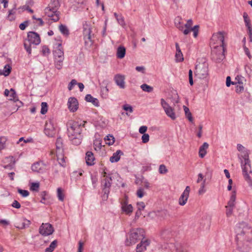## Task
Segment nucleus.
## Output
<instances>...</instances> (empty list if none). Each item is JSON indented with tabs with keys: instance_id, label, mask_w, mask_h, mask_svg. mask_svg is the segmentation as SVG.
<instances>
[{
	"instance_id": "1",
	"label": "nucleus",
	"mask_w": 252,
	"mask_h": 252,
	"mask_svg": "<svg viewBox=\"0 0 252 252\" xmlns=\"http://www.w3.org/2000/svg\"><path fill=\"white\" fill-rule=\"evenodd\" d=\"M236 241L238 249L242 252H249L252 246V227L242 221L235 228Z\"/></svg>"
},
{
	"instance_id": "2",
	"label": "nucleus",
	"mask_w": 252,
	"mask_h": 252,
	"mask_svg": "<svg viewBox=\"0 0 252 252\" xmlns=\"http://www.w3.org/2000/svg\"><path fill=\"white\" fill-rule=\"evenodd\" d=\"M145 231L141 228L130 229L125 240V245L130 246L136 244L139 240L144 238Z\"/></svg>"
},
{
	"instance_id": "3",
	"label": "nucleus",
	"mask_w": 252,
	"mask_h": 252,
	"mask_svg": "<svg viewBox=\"0 0 252 252\" xmlns=\"http://www.w3.org/2000/svg\"><path fill=\"white\" fill-rule=\"evenodd\" d=\"M62 0H51L48 7L45 9V13L54 22L58 21L60 18V12L58 11L61 6Z\"/></svg>"
},
{
	"instance_id": "4",
	"label": "nucleus",
	"mask_w": 252,
	"mask_h": 252,
	"mask_svg": "<svg viewBox=\"0 0 252 252\" xmlns=\"http://www.w3.org/2000/svg\"><path fill=\"white\" fill-rule=\"evenodd\" d=\"M92 32L91 25L86 22L83 24V37L85 46L88 47H90L93 44L92 37L94 34H92Z\"/></svg>"
},
{
	"instance_id": "5",
	"label": "nucleus",
	"mask_w": 252,
	"mask_h": 252,
	"mask_svg": "<svg viewBox=\"0 0 252 252\" xmlns=\"http://www.w3.org/2000/svg\"><path fill=\"white\" fill-rule=\"evenodd\" d=\"M104 179L102 180V190L104 192V196L106 195L107 198L110 192V189L112 184V174H108L106 172H103Z\"/></svg>"
},
{
	"instance_id": "6",
	"label": "nucleus",
	"mask_w": 252,
	"mask_h": 252,
	"mask_svg": "<svg viewBox=\"0 0 252 252\" xmlns=\"http://www.w3.org/2000/svg\"><path fill=\"white\" fill-rule=\"evenodd\" d=\"M244 164L242 162V167L243 174L245 180L248 182L250 186H252V180L249 175V172H252L250 161L248 158V156L245 155L244 157Z\"/></svg>"
},
{
	"instance_id": "7",
	"label": "nucleus",
	"mask_w": 252,
	"mask_h": 252,
	"mask_svg": "<svg viewBox=\"0 0 252 252\" xmlns=\"http://www.w3.org/2000/svg\"><path fill=\"white\" fill-rule=\"evenodd\" d=\"M195 76L199 79L206 78L208 75V64L206 63H199L195 67Z\"/></svg>"
},
{
	"instance_id": "8",
	"label": "nucleus",
	"mask_w": 252,
	"mask_h": 252,
	"mask_svg": "<svg viewBox=\"0 0 252 252\" xmlns=\"http://www.w3.org/2000/svg\"><path fill=\"white\" fill-rule=\"evenodd\" d=\"M225 48L224 46H216L212 51V58L216 62L220 63L225 58L224 52Z\"/></svg>"
},
{
	"instance_id": "9",
	"label": "nucleus",
	"mask_w": 252,
	"mask_h": 252,
	"mask_svg": "<svg viewBox=\"0 0 252 252\" xmlns=\"http://www.w3.org/2000/svg\"><path fill=\"white\" fill-rule=\"evenodd\" d=\"M161 105L164 109L166 114L172 120H175L176 118L174 109L166 102L163 98H161Z\"/></svg>"
},
{
	"instance_id": "10",
	"label": "nucleus",
	"mask_w": 252,
	"mask_h": 252,
	"mask_svg": "<svg viewBox=\"0 0 252 252\" xmlns=\"http://www.w3.org/2000/svg\"><path fill=\"white\" fill-rule=\"evenodd\" d=\"M54 231L53 226L49 223H43L39 228V232L42 236H48Z\"/></svg>"
},
{
	"instance_id": "11",
	"label": "nucleus",
	"mask_w": 252,
	"mask_h": 252,
	"mask_svg": "<svg viewBox=\"0 0 252 252\" xmlns=\"http://www.w3.org/2000/svg\"><path fill=\"white\" fill-rule=\"evenodd\" d=\"M128 197L125 196V199L121 202V208L123 212L126 215H130L133 211V207L131 204H128Z\"/></svg>"
},
{
	"instance_id": "12",
	"label": "nucleus",
	"mask_w": 252,
	"mask_h": 252,
	"mask_svg": "<svg viewBox=\"0 0 252 252\" xmlns=\"http://www.w3.org/2000/svg\"><path fill=\"white\" fill-rule=\"evenodd\" d=\"M224 32H219L217 33L213 34L212 37V41L214 42V44H217L218 46H224Z\"/></svg>"
},
{
	"instance_id": "13",
	"label": "nucleus",
	"mask_w": 252,
	"mask_h": 252,
	"mask_svg": "<svg viewBox=\"0 0 252 252\" xmlns=\"http://www.w3.org/2000/svg\"><path fill=\"white\" fill-rule=\"evenodd\" d=\"M26 41L34 45H38L40 43V39L39 34L33 32H28V39Z\"/></svg>"
},
{
	"instance_id": "14",
	"label": "nucleus",
	"mask_w": 252,
	"mask_h": 252,
	"mask_svg": "<svg viewBox=\"0 0 252 252\" xmlns=\"http://www.w3.org/2000/svg\"><path fill=\"white\" fill-rule=\"evenodd\" d=\"M151 241L148 239L142 238L140 243L137 245L136 252H142L147 250V247L150 244Z\"/></svg>"
},
{
	"instance_id": "15",
	"label": "nucleus",
	"mask_w": 252,
	"mask_h": 252,
	"mask_svg": "<svg viewBox=\"0 0 252 252\" xmlns=\"http://www.w3.org/2000/svg\"><path fill=\"white\" fill-rule=\"evenodd\" d=\"M67 130L68 136L70 138L80 136L82 131L81 127H68Z\"/></svg>"
},
{
	"instance_id": "16",
	"label": "nucleus",
	"mask_w": 252,
	"mask_h": 252,
	"mask_svg": "<svg viewBox=\"0 0 252 252\" xmlns=\"http://www.w3.org/2000/svg\"><path fill=\"white\" fill-rule=\"evenodd\" d=\"M190 191V188L189 186H187L184 192L181 195L179 199V204L181 206H184L187 203L188 199L189 196Z\"/></svg>"
},
{
	"instance_id": "17",
	"label": "nucleus",
	"mask_w": 252,
	"mask_h": 252,
	"mask_svg": "<svg viewBox=\"0 0 252 252\" xmlns=\"http://www.w3.org/2000/svg\"><path fill=\"white\" fill-rule=\"evenodd\" d=\"M67 105L68 109L71 112H75L78 108L77 99L74 97H70L68 99Z\"/></svg>"
},
{
	"instance_id": "18",
	"label": "nucleus",
	"mask_w": 252,
	"mask_h": 252,
	"mask_svg": "<svg viewBox=\"0 0 252 252\" xmlns=\"http://www.w3.org/2000/svg\"><path fill=\"white\" fill-rule=\"evenodd\" d=\"M114 80L117 86L121 89H125V77L124 75L117 74L115 75Z\"/></svg>"
},
{
	"instance_id": "19",
	"label": "nucleus",
	"mask_w": 252,
	"mask_h": 252,
	"mask_svg": "<svg viewBox=\"0 0 252 252\" xmlns=\"http://www.w3.org/2000/svg\"><path fill=\"white\" fill-rule=\"evenodd\" d=\"M56 48L53 51V54L55 59L61 58L64 59V53L63 48L62 47L61 43H58L56 44Z\"/></svg>"
},
{
	"instance_id": "20",
	"label": "nucleus",
	"mask_w": 252,
	"mask_h": 252,
	"mask_svg": "<svg viewBox=\"0 0 252 252\" xmlns=\"http://www.w3.org/2000/svg\"><path fill=\"white\" fill-rule=\"evenodd\" d=\"M31 168L33 172L43 173L44 170V166L42 163L36 162L32 165Z\"/></svg>"
},
{
	"instance_id": "21",
	"label": "nucleus",
	"mask_w": 252,
	"mask_h": 252,
	"mask_svg": "<svg viewBox=\"0 0 252 252\" xmlns=\"http://www.w3.org/2000/svg\"><path fill=\"white\" fill-rule=\"evenodd\" d=\"M31 223L30 220L26 219H22L17 223V225L16 227L19 229H23L28 227Z\"/></svg>"
},
{
	"instance_id": "22",
	"label": "nucleus",
	"mask_w": 252,
	"mask_h": 252,
	"mask_svg": "<svg viewBox=\"0 0 252 252\" xmlns=\"http://www.w3.org/2000/svg\"><path fill=\"white\" fill-rule=\"evenodd\" d=\"M86 162L88 165H93L94 164V157L93 153L91 151H88L86 154Z\"/></svg>"
},
{
	"instance_id": "23",
	"label": "nucleus",
	"mask_w": 252,
	"mask_h": 252,
	"mask_svg": "<svg viewBox=\"0 0 252 252\" xmlns=\"http://www.w3.org/2000/svg\"><path fill=\"white\" fill-rule=\"evenodd\" d=\"M123 152L120 150H118L116 152L113 154L112 156L110 158V161L112 163L117 162H118L120 159L121 155H123Z\"/></svg>"
},
{
	"instance_id": "24",
	"label": "nucleus",
	"mask_w": 252,
	"mask_h": 252,
	"mask_svg": "<svg viewBox=\"0 0 252 252\" xmlns=\"http://www.w3.org/2000/svg\"><path fill=\"white\" fill-rule=\"evenodd\" d=\"M175 47L176 49L175 59L177 62H182L184 60L183 55L180 48L179 44L178 43H175Z\"/></svg>"
},
{
	"instance_id": "25",
	"label": "nucleus",
	"mask_w": 252,
	"mask_h": 252,
	"mask_svg": "<svg viewBox=\"0 0 252 252\" xmlns=\"http://www.w3.org/2000/svg\"><path fill=\"white\" fill-rule=\"evenodd\" d=\"M209 147V144L207 142H204L203 145L199 148V156L201 158H203L206 155L207 152L206 150Z\"/></svg>"
},
{
	"instance_id": "26",
	"label": "nucleus",
	"mask_w": 252,
	"mask_h": 252,
	"mask_svg": "<svg viewBox=\"0 0 252 252\" xmlns=\"http://www.w3.org/2000/svg\"><path fill=\"white\" fill-rule=\"evenodd\" d=\"M56 153L63 152V140L61 137H58L57 139L56 143Z\"/></svg>"
},
{
	"instance_id": "27",
	"label": "nucleus",
	"mask_w": 252,
	"mask_h": 252,
	"mask_svg": "<svg viewBox=\"0 0 252 252\" xmlns=\"http://www.w3.org/2000/svg\"><path fill=\"white\" fill-rule=\"evenodd\" d=\"M85 100L87 102L92 103L95 106H99V101L98 100L93 97L91 94H88L85 96Z\"/></svg>"
},
{
	"instance_id": "28",
	"label": "nucleus",
	"mask_w": 252,
	"mask_h": 252,
	"mask_svg": "<svg viewBox=\"0 0 252 252\" xmlns=\"http://www.w3.org/2000/svg\"><path fill=\"white\" fill-rule=\"evenodd\" d=\"M126 48L123 46H120L118 47L117 50V57L119 59H123L125 57L126 55Z\"/></svg>"
},
{
	"instance_id": "29",
	"label": "nucleus",
	"mask_w": 252,
	"mask_h": 252,
	"mask_svg": "<svg viewBox=\"0 0 252 252\" xmlns=\"http://www.w3.org/2000/svg\"><path fill=\"white\" fill-rule=\"evenodd\" d=\"M57 160L61 166L65 167L66 164L65 162L63 152L56 153Z\"/></svg>"
},
{
	"instance_id": "30",
	"label": "nucleus",
	"mask_w": 252,
	"mask_h": 252,
	"mask_svg": "<svg viewBox=\"0 0 252 252\" xmlns=\"http://www.w3.org/2000/svg\"><path fill=\"white\" fill-rule=\"evenodd\" d=\"M86 121H82L80 119H77L76 121L71 120L68 123L69 126H84Z\"/></svg>"
},
{
	"instance_id": "31",
	"label": "nucleus",
	"mask_w": 252,
	"mask_h": 252,
	"mask_svg": "<svg viewBox=\"0 0 252 252\" xmlns=\"http://www.w3.org/2000/svg\"><path fill=\"white\" fill-rule=\"evenodd\" d=\"M176 248L173 243L167 244L164 246L162 252H176Z\"/></svg>"
},
{
	"instance_id": "32",
	"label": "nucleus",
	"mask_w": 252,
	"mask_h": 252,
	"mask_svg": "<svg viewBox=\"0 0 252 252\" xmlns=\"http://www.w3.org/2000/svg\"><path fill=\"white\" fill-rule=\"evenodd\" d=\"M44 131L45 134L49 137H53L56 134V129L54 127H45Z\"/></svg>"
},
{
	"instance_id": "33",
	"label": "nucleus",
	"mask_w": 252,
	"mask_h": 252,
	"mask_svg": "<svg viewBox=\"0 0 252 252\" xmlns=\"http://www.w3.org/2000/svg\"><path fill=\"white\" fill-rule=\"evenodd\" d=\"M169 99L173 103L174 105L180 102V97L178 94L176 92H172Z\"/></svg>"
},
{
	"instance_id": "34",
	"label": "nucleus",
	"mask_w": 252,
	"mask_h": 252,
	"mask_svg": "<svg viewBox=\"0 0 252 252\" xmlns=\"http://www.w3.org/2000/svg\"><path fill=\"white\" fill-rule=\"evenodd\" d=\"M183 108L186 117L188 118L189 122H192L193 118L192 117L191 113H190L189 108L185 105L183 106Z\"/></svg>"
},
{
	"instance_id": "35",
	"label": "nucleus",
	"mask_w": 252,
	"mask_h": 252,
	"mask_svg": "<svg viewBox=\"0 0 252 252\" xmlns=\"http://www.w3.org/2000/svg\"><path fill=\"white\" fill-rule=\"evenodd\" d=\"M57 240H55L50 245L49 247L47 248L45 252H52L57 246Z\"/></svg>"
},
{
	"instance_id": "36",
	"label": "nucleus",
	"mask_w": 252,
	"mask_h": 252,
	"mask_svg": "<svg viewBox=\"0 0 252 252\" xmlns=\"http://www.w3.org/2000/svg\"><path fill=\"white\" fill-rule=\"evenodd\" d=\"M106 144L108 145H112L115 142V138L112 135L109 134L105 138Z\"/></svg>"
},
{
	"instance_id": "37",
	"label": "nucleus",
	"mask_w": 252,
	"mask_h": 252,
	"mask_svg": "<svg viewBox=\"0 0 252 252\" xmlns=\"http://www.w3.org/2000/svg\"><path fill=\"white\" fill-rule=\"evenodd\" d=\"M8 97H9V99L10 100H13L14 101L18 100L16 92L12 88H11L10 89V92Z\"/></svg>"
},
{
	"instance_id": "38",
	"label": "nucleus",
	"mask_w": 252,
	"mask_h": 252,
	"mask_svg": "<svg viewBox=\"0 0 252 252\" xmlns=\"http://www.w3.org/2000/svg\"><path fill=\"white\" fill-rule=\"evenodd\" d=\"M64 59L57 58L55 59V65L58 69H61L62 68L63 62Z\"/></svg>"
},
{
	"instance_id": "39",
	"label": "nucleus",
	"mask_w": 252,
	"mask_h": 252,
	"mask_svg": "<svg viewBox=\"0 0 252 252\" xmlns=\"http://www.w3.org/2000/svg\"><path fill=\"white\" fill-rule=\"evenodd\" d=\"M243 17L244 19L245 23L246 24V27H248L249 31H250V33L252 32V28L251 27V25L250 24V20L248 19V15L246 13H244L243 15Z\"/></svg>"
},
{
	"instance_id": "40",
	"label": "nucleus",
	"mask_w": 252,
	"mask_h": 252,
	"mask_svg": "<svg viewBox=\"0 0 252 252\" xmlns=\"http://www.w3.org/2000/svg\"><path fill=\"white\" fill-rule=\"evenodd\" d=\"M57 196L60 201H63L64 200V195L61 188L57 189Z\"/></svg>"
},
{
	"instance_id": "41",
	"label": "nucleus",
	"mask_w": 252,
	"mask_h": 252,
	"mask_svg": "<svg viewBox=\"0 0 252 252\" xmlns=\"http://www.w3.org/2000/svg\"><path fill=\"white\" fill-rule=\"evenodd\" d=\"M59 30H60V32H61V33H63V34L65 35H68V34H69L68 30L67 28L66 27V26H65V25L61 24L59 26Z\"/></svg>"
},
{
	"instance_id": "42",
	"label": "nucleus",
	"mask_w": 252,
	"mask_h": 252,
	"mask_svg": "<svg viewBox=\"0 0 252 252\" xmlns=\"http://www.w3.org/2000/svg\"><path fill=\"white\" fill-rule=\"evenodd\" d=\"M140 87L143 91L146 92L150 93L153 91V88L146 84H142Z\"/></svg>"
},
{
	"instance_id": "43",
	"label": "nucleus",
	"mask_w": 252,
	"mask_h": 252,
	"mask_svg": "<svg viewBox=\"0 0 252 252\" xmlns=\"http://www.w3.org/2000/svg\"><path fill=\"white\" fill-rule=\"evenodd\" d=\"M41 111L40 113L42 114H45L48 111V104L45 102H42L41 104Z\"/></svg>"
},
{
	"instance_id": "44",
	"label": "nucleus",
	"mask_w": 252,
	"mask_h": 252,
	"mask_svg": "<svg viewBox=\"0 0 252 252\" xmlns=\"http://www.w3.org/2000/svg\"><path fill=\"white\" fill-rule=\"evenodd\" d=\"M235 80L236 81V82H235V84L238 83L240 85H243L244 82L246 81L245 78L241 75H237L235 77Z\"/></svg>"
},
{
	"instance_id": "45",
	"label": "nucleus",
	"mask_w": 252,
	"mask_h": 252,
	"mask_svg": "<svg viewBox=\"0 0 252 252\" xmlns=\"http://www.w3.org/2000/svg\"><path fill=\"white\" fill-rule=\"evenodd\" d=\"M31 44L32 43L26 40L25 41L24 44V48L29 55L32 53Z\"/></svg>"
},
{
	"instance_id": "46",
	"label": "nucleus",
	"mask_w": 252,
	"mask_h": 252,
	"mask_svg": "<svg viewBox=\"0 0 252 252\" xmlns=\"http://www.w3.org/2000/svg\"><path fill=\"white\" fill-rule=\"evenodd\" d=\"M6 140V138L4 136L0 137V152L5 148Z\"/></svg>"
},
{
	"instance_id": "47",
	"label": "nucleus",
	"mask_w": 252,
	"mask_h": 252,
	"mask_svg": "<svg viewBox=\"0 0 252 252\" xmlns=\"http://www.w3.org/2000/svg\"><path fill=\"white\" fill-rule=\"evenodd\" d=\"M101 143L99 140H95L94 142V147L95 151H98L101 148Z\"/></svg>"
},
{
	"instance_id": "48",
	"label": "nucleus",
	"mask_w": 252,
	"mask_h": 252,
	"mask_svg": "<svg viewBox=\"0 0 252 252\" xmlns=\"http://www.w3.org/2000/svg\"><path fill=\"white\" fill-rule=\"evenodd\" d=\"M158 172L161 174H164L167 173L168 169L164 164H161L159 165Z\"/></svg>"
},
{
	"instance_id": "49",
	"label": "nucleus",
	"mask_w": 252,
	"mask_h": 252,
	"mask_svg": "<svg viewBox=\"0 0 252 252\" xmlns=\"http://www.w3.org/2000/svg\"><path fill=\"white\" fill-rule=\"evenodd\" d=\"M80 136H76L74 138H70L72 140V143L75 145H78L81 143Z\"/></svg>"
},
{
	"instance_id": "50",
	"label": "nucleus",
	"mask_w": 252,
	"mask_h": 252,
	"mask_svg": "<svg viewBox=\"0 0 252 252\" xmlns=\"http://www.w3.org/2000/svg\"><path fill=\"white\" fill-rule=\"evenodd\" d=\"M11 70V67L9 64H6L4 66L3 72L4 73V76H8Z\"/></svg>"
},
{
	"instance_id": "51",
	"label": "nucleus",
	"mask_w": 252,
	"mask_h": 252,
	"mask_svg": "<svg viewBox=\"0 0 252 252\" xmlns=\"http://www.w3.org/2000/svg\"><path fill=\"white\" fill-rule=\"evenodd\" d=\"M18 192L23 197H27L29 195V192L27 190H24V189H18Z\"/></svg>"
},
{
	"instance_id": "52",
	"label": "nucleus",
	"mask_w": 252,
	"mask_h": 252,
	"mask_svg": "<svg viewBox=\"0 0 252 252\" xmlns=\"http://www.w3.org/2000/svg\"><path fill=\"white\" fill-rule=\"evenodd\" d=\"M199 29V26L195 25L193 28L190 29V31L193 32V36L194 37H196L198 35Z\"/></svg>"
},
{
	"instance_id": "53",
	"label": "nucleus",
	"mask_w": 252,
	"mask_h": 252,
	"mask_svg": "<svg viewBox=\"0 0 252 252\" xmlns=\"http://www.w3.org/2000/svg\"><path fill=\"white\" fill-rule=\"evenodd\" d=\"M39 187V183H32L31 187V189L32 190L38 191Z\"/></svg>"
},
{
	"instance_id": "54",
	"label": "nucleus",
	"mask_w": 252,
	"mask_h": 252,
	"mask_svg": "<svg viewBox=\"0 0 252 252\" xmlns=\"http://www.w3.org/2000/svg\"><path fill=\"white\" fill-rule=\"evenodd\" d=\"M141 139L143 143H146L149 141V135L148 133H144Z\"/></svg>"
},
{
	"instance_id": "55",
	"label": "nucleus",
	"mask_w": 252,
	"mask_h": 252,
	"mask_svg": "<svg viewBox=\"0 0 252 252\" xmlns=\"http://www.w3.org/2000/svg\"><path fill=\"white\" fill-rule=\"evenodd\" d=\"M55 125H56V121L54 118H50L46 122L45 126H47L48 125L50 126H53Z\"/></svg>"
},
{
	"instance_id": "56",
	"label": "nucleus",
	"mask_w": 252,
	"mask_h": 252,
	"mask_svg": "<svg viewBox=\"0 0 252 252\" xmlns=\"http://www.w3.org/2000/svg\"><path fill=\"white\" fill-rule=\"evenodd\" d=\"M77 84V81L75 79H72L68 85V89L69 91L72 90L74 85Z\"/></svg>"
},
{
	"instance_id": "57",
	"label": "nucleus",
	"mask_w": 252,
	"mask_h": 252,
	"mask_svg": "<svg viewBox=\"0 0 252 252\" xmlns=\"http://www.w3.org/2000/svg\"><path fill=\"white\" fill-rule=\"evenodd\" d=\"M42 52L44 56H47L50 53L49 49L46 46H43Z\"/></svg>"
},
{
	"instance_id": "58",
	"label": "nucleus",
	"mask_w": 252,
	"mask_h": 252,
	"mask_svg": "<svg viewBox=\"0 0 252 252\" xmlns=\"http://www.w3.org/2000/svg\"><path fill=\"white\" fill-rule=\"evenodd\" d=\"M118 23L122 26H124L125 25L124 19L122 15H120L119 17L116 19Z\"/></svg>"
},
{
	"instance_id": "59",
	"label": "nucleus",
	"mask_w": 252,
	"mask_h": 252,
	"mask_svg": "<svg viewBox=\"0 0 252 252\" xmlns=\"http://www.w3.org/2000/svg\"><path fill=\"white\" fill-rule=\"evenodd\" d=\"M205 181H206V179H205L203 181V182L201 184V187H200L199 190H198L199 194H202L205 192V190L204 189Z\"/></svg>"
},
{
	"instance_id": "60",
	"label": "nucleus",
	"mask_w": 252,
	"mask_h": 252,
	"mask_svg": "<svg viewBox=\"0 0 252 252\" xmlns=\"http://www.w3.org/2000/svg\"><path fill=\"white\" fill-rule=\"evenodd\" d=\"M171 232L169 230L166 229L163 231L162 232V235L163 237L169 238L170 237V234Z\"/></svg>"
},
{
	"instance_id": "61",
	"label": "nucleus",
	"mask_w": 252,
	"mask_h": 252,
	"mask_svg": "<svg viewBox=\"0 0 252 252\" xmlns=\"http://www.w3.org/2000/svg\"><path fill=\"white\" fill-rule=\"evenodd\" d=\"M47 193L45 191H42L40 193V195L42 197V199L40 201V202L42 203L46 204L45 202L44 201L46 200V195H47Z\"/></svg>"
},
{
	"instance_id": "62",
	"label": "nucleus",
	"mask_w": 252,
	"mask_h": 252,
	"mask_svg": "<svg viewBox=\"0 0 252 252\" xmlns=\"http://www.w3.org/2000/svg\"><path fill=\"white\" fill-rule=\"evenodd\" d=\"M178 28L180 31H183L184 34L185 35H187L190 32V29L189 28H186L185 30H183V26H180Z\"/></svg>"
},
{
	"instance_id": "63",
	"label": "nucleus",
	"mask_w": 252,
	"mask_h": 252,
	"mask_svg": "<svg viewBox=\"0 0 252 252\" xmlns=\"http://www.w3.org/2000/svg\"><path fill=\"white\" fill-rule=\"evenodd\" d=\"M123 109L126 111H128L130 113L132 112V107L128 104H126L123 105Z\"/></svg>"
},
{
	"instance_id": "64",
	"label": "nucleus",
	"mask_w": 252,
	"mask_h": 252,
	"mask_svg": "<svg viewBox=\"0 0 252 252\" xmlns=\"http://www.w3.org/2000/svg\"><path fill=\"white\" fill-rule=\"evenodd\" d=\"M28 25V21H26L24 22L21 23L19 25V28L21 30H24Z\"/></svg>"
}]
</instances>
